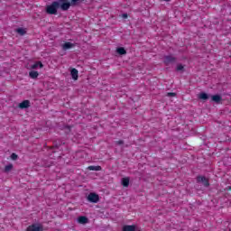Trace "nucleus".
<instances>
[{"instance_id": "obj_12", "label": "nucleus", "mask_w": 231, "mask_h": 231, "mask_svg": "<svg viewBox=\"0 0 231 231\" xmlns=\"http://www.w3.org/2000/svg\"><path fill=\"white\" fill-rule=\"evenodd\" d=\"M222 99H223V98L221 97L220 95H214V96L211 97V100H212L213 102H216V104H219Z\"/></svg>"}, {"instance_id": "obj_3", "label": "nucleus", "mask_w": 231, "mask_h": 231, "mask_svg": "<svg viewBox=\"0 0 231 231\" xmlns=\"http://www.w3.org/2000/svg\"><path fill=\"white\" fill-rule=\"evenodd\" d=\"M176 60H177L176 57L172 55H167V56H164L163 63L165 64V66H169V64H174Z\"/></svg>"}, {"instance_id": "obj_17", "label": "nucleus", "mask_w": 231, "mask_h": 231, "mask_svg": "<svg viewBox=\"0 0 231 231\" xmlns=\"http://www.w3.org/2000/svg\"><path fill=\"white\" fill-rule=\"evenodd\" d=\"M176 71H179L180 73H185V66L182 64H178L176 67Z\"/></svg>"}, {"instance_id": "obj_19", "label": "nucleus", "mask_w": 231, "mask_h": 231, "mask_svg": "<svg viewBox=\"0 0 231 231\" xmlns=\"http://www.w3.org/2000/svg\"><path fill=\"white\" fill-rule=\"evenodd\" d=\"M12 169H14V164L10 163L5 167L4 172L8 173L12 171Z\"/></svg>"}, {"instance_id": "obj_8", "label": "nucleus", "mask_w": 231, "mask_h": 231, "mask_svg": "<svg viewBox=\"0 0 231 231\" xmlns=\"http://www.w3.org/2000/svg\"><path fill=\"white\" fill-rule=\"evenodd\" d=\"M70 75L73 80H79V70L77 69H71Z\"/></svg>"}, {"instance_id": "obj_4", "label": "nucleus", "mask_w": 231, "mask_h": 231, "mask_svg": "<svg viewBox=\"0 0 231 231\" xmlns=\"http://www.w3.org/2000/svg\"><path fill=\"white\" fill-rule=\"evenodd\" d=\"M197 183H202L204 187H210V183L208 182V179L205 176H198Z\"/></svg>"}, {"instance_id": "obj_24", "label": "nucleus", "mask_w": 231, "mask_h": 231, "mask_svg": "<svg viewBox=\"0 0 231 231\" xmlns=\"http://www.w3.org/2000/svg\"><path fill=\"white\" fill-rule=\"evenodd\" d=\"M116 145H124V141L123 140H119L116 142Z\"/></svg>"}, {"instance_id": "obj_13", "label": "nucleus", "mask_w": 231, "mask_h": 231, "mask_svg": "<svg viewBox=\"0 0 231 231\" xmlns=\"http://www.w3.org/2000/svg\"><path fill=\"white\" fill-rule=\"evenodd\" d=\"M123 231H136V226H129V225H126V226H123Z\"/></svg>"}, {"instance_id": "obj_21", "label": "nucleus", "mask_w": 231, "mask_h": 231, "mask_svg": "<svg viewBox=\"0 0 231 231\" xmlns=\"http://www.w3.org/2000/svg\"><path fill=\"white\" fill-rule=\"evenodd\" d=\"M15 32H17L19 35H25L26 33V30H24V28H18Z\"/></svg>"}, {"instance_id": "obj_18", "label": "nucleus", "mask_w": 231, "mask_h": 231, "mask_svg": "<svg viewBox=\"0 0 231 231\" xmlns=\"http://www.w3.org/2000/svg\"><path fill=\"white\" fill-rule=\"evenodd\" d=\"M129 181H130L129 177L123 178L122 179L123 187H129Z\"/></svg>"}, {"instance_id": "obj_15", "label": "nucleus", "mask_w": 231, "mask_h": 231, "mask_svg": "<svg viewBox=\"0 0 231 231\" xmlns=\"http://www.w3.org/2000/svg\"><path fill=\"white\" fill-rule=\"evenodd\" d=\"M199 98L200 100H208V94L205 93V92H200L199 94Z\"/></svg>"}, {"instance_id": "obj_2", "label": "nucleus", "mask_w": 231, "mask_h": 231, "mask_svg": "<svg viewBox=\"0 0 231 231\" xmlns=\"http://www.w3.org/2000/svg\"><path fill=\"white\" fill-rule=\"evenodd\" d=\"M79 1L80 0H70L69 2V0H61V3H62L61 7L63 10L69 11V8H71V6H77Z\"/></svg>"}, {"instance_id": "obj_16", "label": "nucleus", "mask_w": 231, "mask_h": 231, "mask_svg": "<svg viewBox=\"0 0 231 231\" xmlns=\"http://www.w3.org/2000/svg\"><path fill=\"white\" fill-rule=\"evenodd\" d=\"M29 77L30 79H37L39 77V72L35 71V70H32L29 72Z\"/></svg>"}, {"instance_id": "obj_27", "label": "nucleus", "mask_w": 231, "mask_h": 231, "mask_svg": "<svg viewBox=\"0 0 231 231\" xmlns=\"http://www.w3.org/2000/svg\"><path fill=\"white\" fill-rule=\"evenodd\" d=\"M163 1H165L166 3H169V1H171V0H163Z\"/></svg>"}, {"instance_id": "obj_20", "label": "nucleus", "mask_w": 231, "mask_h": 231, "mask_svg": "<svg viewBox=\"0 0 231 231\" xmlns=\"http://www.w3.org/2000/svg\"><path fill=\"white\" fill-rule=\"evenodd\" d=\"M88 171H102L101 166H88Z\"/></svg>"}, {"instance_id": "obj_1", "label": "nucleus", "mask_w": 231, "mask_h": 231, "mask_svg": "<svg viewBox=\"0 0 231 231\" xmlns=\"http://www.w3.org/2000/svg\"><path fill=\"white\" fill-rule=\"evenodd\" d=\"M59 8H60L62 12H68V9L62 8L61 0L54 1L51 5H46L45 12L48 14V15H57Z\"/></svg>"}, {"instance_id": "obj_23", "label": "nucleus", "mask_w": 231, "mask_h": 231, "mask_svg": "<svg viewBox=\"0 0 231 231\" xmlns=\"http://www.w3.org/2000/svg\"><path fill=\"white\" fill-rule=\"evenodd\" d=\"M167 97H176V93L174 92H168Z\"/></svg>"}, {"instance_id": "obj_7", "label": "nucleus", "mask_w": 231, "mask_h": 231, "mask_svg": "<svg viewBox=\"0 0 231 231\" xmlns=\"http://www.w3.org/2000/svg\"><path fill=\"white\" fill-rule=\"evenodd\" d=\"M78 223H79L80 225H87V223H89V218H88L87 217L81 216L78 217Z\"/></svg>"}, {"instance_id": "obj_9", "label": "nucleus", "mask_w": 231, "mask_h": 231, "mask_svg": "<svg viewBox=\"0 0 231 231\" xmlns=\"http://www.w3.org/2000/svg\"><path fill=\"white\" fill-rule=\"evenodd\" d=\"M71 48H75V45L69 42H67L62 45V50L64 51L71 50Z\"/></svg>"}, {"instance_id": "obj_11", "label": "nucleus", "mask_w": 231, "mask_h": 231, "mask_svg": "<svg viewBox=\"0 0 231 231\" xmlns=\"http://www.w3.org/2000/svg\"><path fill=\"white\" fill-rule=\"evenodd\" d=\"M116 53L118 55H127V51H125V48L124 47H118L116 48Z\"/></svg>"}, {"instance_id": "obj_25", "label": "nucleus", "mask_w": 231, "mask_h": 231, "mask_svg": "<svg viewBox=\"0 0 231 231\" xmlns=\"http://www.w3.org/2000/svg\"><path fill=\"white\" fill-rule=\"evenodd\" d=\"M122 17H123V19H127L128 14H122Z\"/></svg>"}, {"instance_id": "obj_22", "label": "nucleus", "mask_w": 231, "mask_h": 231, "mask_svg": "<svg viewBox=\"0 0 231 231\" xmlns=\"http://www.w3.org/2000/svg\"><path fill=\"white\" fill-rule=\"evenodd\" d=\"M17 158H19V156L17 154H15V153L11 154V159L12 160L15 161V160H17Z\"/></svg>"}, {"instance_id": "obj_6", "label": "nucleus", "mask_w": 231, "mask_h": 231, "mask_svg": "<svg viewBox=\"0 0 231 231\" xmlns=\"http://www.w3.org/2000/svg\"><path fill=\"white\" fill-rule=\"evenodd\" d=\"M18 107L20 109H28V107H30V100H23L18 105Z\"/></svg>"}, {"instance_id": "obj_26", "label": "nucleus", "mask_w": 231, "mask_h": 231, "mask_svg": "<svg viewBox=\"0 0 231 231\" xmlns=\"http://www.w3.org/2000/svg\"><path fill=\"white\" fill-rule=\"evenodd\" d=\"M65 129H67L69 131V133L71 131V127L70 126H66Z\"/></svg>"}, {"instance_id": "obj_10", "label": "nucleus", "mask_w": 231, "mask_h": 231, "mask_svg": "<svg viewBox=\"0 0 231 231\" xmlns=\"http://www.w3.org/2000/svg\"><path fill=\"white\" fill-rule=\"evenodd\" d=\"M38 68H41V69L44 68V65L42 64V61H36L34 64L31 66V69H37Z\"/></svg>"}, {"instance_id": "obj_5", "label": "nucleus", "mask_w": 231, "mask_h": 231, "mask_svg": "<svg viewBox=\"0 0 231 231\" xmlns=\"http://www.w3.org/2000/svg\"><path fill=\"white\" fill-rule=\"evenodd\" d=\"M88 199L90 203H98V201H100V197L97 193H90L88 196Z\"/></svg>"}, {"instance_id": "obj_14", "label": "nucleus", "mask_w": 231, "mask_h": 231, "mask_svg": "<svg viewBox=\"0 0 231 231\" xmlns=\"http://www.w3.org/2000/svg\"><path fill=\"white\" fill-rule=\"evenodd\" d=\"M42 230V227L37 226V225H32L28 227L27 231H41Z\"/></svg>"}]
</instances>
